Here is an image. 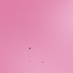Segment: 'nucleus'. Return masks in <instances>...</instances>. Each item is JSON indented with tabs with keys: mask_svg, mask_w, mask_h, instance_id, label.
<instances>
[{
	"mask_svg": "<svg viewBox=\"0 0 73 73\" xmlns=\"http://www.w3.org/2000/svg\"><path fill=\"white\" fill-rule=\"evenodd\" d=\"M31 49V48H29V49Z\"/></svg>",
	"mask_w": 73,
	"mask_h": 73,
	"instance_id": "1",
	"label": "nucleus"
}]
</instances>
